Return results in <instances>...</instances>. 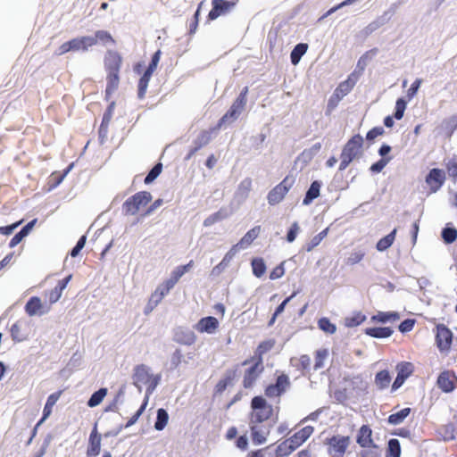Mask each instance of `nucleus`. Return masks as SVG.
I'll list each match as a JSON object with an SVG mask.
<instances>
[{
    "instance_id": "40",
    "label": "nucleus",
    "mask_w": 457,
    "mask_h": 457,
    "mask_svg": "<svg viewBox=\"0 0 457 457\" xmlns=\"http://www.w3.org/2000/svg\"><path fill=\"white\" fill-rule=\"evenodd\" d=\"M411 408L407 407V408L402 409L401 411H399L395 413L390 414L387 419L388 423H390L392 425H398V424L402 423L404 420V419L409 416V414L411 413Z\"/></svg>"
},
{
    "instance_id": "21",
    "label": "nucleus",
    "mask_w": 457,
    "mask_h": 457,
    "mask_svg": "<svg viewBox=\"0 0 457 457\" xmlns=\"http://www.w3.org/2000/svg\"><path fill=\"white\" fill-rule=\"evenodd\" d=\"M71 275H69L62 280H59L57 286L54 288L45 293V297L47 298L49 302L47 305L51 306L61 298L62 291L66 288L68 283L71 279Z\"/></svg>"
},
{
    "instance_id": "7",
    "label": "nucleus",
    "mask_w": 457,
    "mask_h": 457,
    "mask_svg": "<svg viewBox=\"0 0 457 457\" xmlns=\"http://www.w3.org/2000/svg\"><path fill=\"white\" fill-rule=\"evenodd\" d=\"M94 46H96V38L91 36L75 37L62 44L58 49V54L62 55L70 51H87Z\"/></svg>"
},
{
    "instance_id": "36",
    "label": "nucleus",
    "mask_w": 457,
    "mask_h": 457,
    "mask_svg": "<svg viewBox=\"0 0 457 457\" xmlns=\"http://www.w3.org/2000/svg\"><path fill=\"white\" fill-rule=\"evenodd\" d=\"M308 45L304 43L297 44L290 54L291 62L296 65L301 60L302 56L306 53Z\"/></svg>"
},
{
    "instance_id": "18",
    "label": "nucleus",
    "mask_w": 457,
    "mask_h": 457,
    "mask_svg": "<svg viewBox=\"0 0 457 457\" xmlns=\"http://www.w3.org/2000/svg\"><path fill=\"white\" fill-rule=\"evenodd\" d=\"M50 311V305L44 304L37 296H32L25 305V312L29 316L43 315Z\"/></svg>"
},
{
    "instance_id": "27",
    "label": "nucleus",
    "mask_w": 457,
    "mask_h": 457,
    "mask_svg": "<svg viewBox=\"0 0 457 457\" xmlns=\"http://www.w3.org/2000/svg\"><path fill=\"white\" fill-rule=\"evenodd\" d=\"M61 394H62V392L58 391V392H55V393L50 395L47 397V400H46V403L45 404L44 411H43V417L36 425V427L34 428L33 435H35L37 427L40 426L44 422V420L50 416V414L52 413V409H53L54 405L56 403V402L58 401V399L60 398Z\"/></svg>"
},
{
    "instance_id": "8",
    "label": "nucleus",
    "mask_w": 457,
    "mask_h": 457,
    "mask_svg": "<svg viewBox=\"0 0 457 457\" xmlns=\"http://www.w3.org/2000/svg\"><path fill=\"white\" fill-rule=\"evenodd\" d=\"M247 94L248 87H245L233 102L228 111L220 118L217 124V129H220L226 121L229 120H235L238 117L246 104Z\"/></svg>"
},
{
    "instance_id": "52",
    "label": "nucleus",
    "mask_w": 457,
    "mask_h": 457,
    "mask_svg": "<svg viewBox=\"0 0 457 457\" xmlns=\"http://www.w3.org/2000/svg\"><path fill=\"white\" fill-rule=\"evenodd\" d=\"M445 168L448 175L453 179H457V155H453L447 161V162L445 163Z\"/></svg>"
},
{
    "instance_id": "50",
    "label": "nucleus",
    "mask_w": 457,
    "mask_h": 457,
    "mask_svg": "<svg viewBox=\"0 0 457 457\" xmlns=\"http://www.w3.org/2000/svg\"><path fill=\"white\" fill-rule=\"evenodd\" d=\"M93 38H96V45L97 42H101L104 45L106 44H115V40L112 37V35L106 30H97L95 33Z\"/></svg>"
},
{
    "instance_id": "30",
    "label": "nucleus",
    "mask_w": 457,
    "mask_h": 457,
    "mask_svg": "<svg viewBox=\"0 0 457 457\" xmlns=\"http://www.w3.org/2000/svg\"><path fill=\"white\" fill-rule=\"evenodd\" d=\"M261 232V226H255L248 230L245 235L240 239V241L234 246H239L240 248H245L249 246L254 239H256Z\"/></svg>"
},
{
    "instance_id": "4",
    "label": "nucleus",
    "mask_w": 457,
    "mask_h": 457,
    "mask_svg": "<svg viewBox=\"0 0 457 457\" xmlns=\"http://www.w3.org/2000/svg\"><path fill=\"white\" fill-rule=\"evenodd\" d=\"M160 381V376H153L149 372V369L147 366L144 364H140L135 367L134 374H133V384L136 387L138 388L139 391L142 390L143 386L146 387V396L145 399L148 400V397Z\"/></svg>"
},
{
    "instance_id": "47",
    "label": "nucleus",
    "mask_w": 457,
    "mask_h": 457,
    "mask_svg": "<svg viewBox=\"0 0 457 457\" xmlns=\"http://www.w3.org/2000/svg\"><path fill=\"white\" fill-rule=\"evenodd\" d=\"M212 130H203L198 137H197V140L195 141V145L196 146L195 147V149L192 151V154L196 152L197 150H199L200 148H202L204 145H206L207 144H209V142L211 141L212 139Z\"/></svg>"
},
{
    "instance_id": "43",
    "label": "nucleus",
    "mask_w": 457,
    "mask_h": 457,
    "mask_svg": "<svg viewBox=\"0 0 457 457\" xmlns=\"http://www.w3.org/2000/svg\"><path fill=\"white\" fill-rule=\"evenodd\" d=\"M169 415L166 410L160 408L157 411V418L154 423V428L156 430H162L168 424Z\"/></svg>"
},
{
    "instance_id": "63",
    "label": "nucleus",
    "mask_w": 457,
    "mask_h": 457,
    "mask_svg": "<svg viewBox=\"0 0 457 457\" xmlns=\"http://www.w3.org/2000/svg\"><path fill=\"white\" fill-rule=\"evenodd\" d=\"M421 83H422V79H417L411 85L410 88L407 90V97H408L409 100L412 99L416 96V94H417V92H418Z\"/></svg>"
},
{
    "instance_id": "20",
    "label": "nucleus",
    "mask_w": 457,
    "mask_h": 457,
    "mask_svg": "<svg viewBox=\"0 0 457 457\" xmlns=\"http://www.w3.org/2000/svg\"><path fill=\"white\" fill-rule=\"evenodd\" d=\"M11 337L15 342H22L28 339L29 325L25 320H17L10 329Z\"/></svg>"
},
{
    "instance_id": "14",
    "label": "nucleus",
    "mask_w": 457,
    "mask_h": 457,
    "mask_svg": "<svg viewBox=\"0 0 457 457\" xmlns=\"http://www.w3.org/2000/svg\"><path fill=\"white\" fill-rule=\"evenodd\" d=\"M249 428L251 431L252 442L255 445H260L267 441L270 433L269 427L263 425L262 422H253L249 420Z\"/></svg>"
},
{
    "instance_id": "17",
    "label": "nucleus",
    "mask_w": 457,
    "mask_h": 457,
    "mask_svg": "<svg viewBox=\"0 0 457 457\" xmlns=\"http://www.w3.org/2000/svg\"><path fill=\"white\" fill-rule=\"evenodd\" d=\"M437 386L445 393H450L457 386V378L450 370H445L437 378Z\"/></svg>"
},
{
    "instance_id": "34",
    "label": "nucleus",
    "mask_w": 457,
    "mask_h": 457,
    "mask_svg": "<svg viewBox=\"0 0 457 457\" xmlns=\"http://www.w3.org/2000/svg\"><path fill=\"white\" fill-rule=\"evenodd\" d=\"M296 449L287 438L278 445L275 450V455L276 457H286L291 454Z\"/></svg>"
},
{
    "instance_id": "25",
    "label": "nucleus",
    "mask_w": 457,
    "mask_h": 457,
    "mask_svg": "<svg viewBox=\"0 0 457 457\" xmlns=\"http://www.w3.org/2000/svg\"><path fill=\"white\" fill-rule=\"evenodd\" d=\"M314 428L312 426H306L300 430L296 431L288 439L295 446V449L300 447L307 439L313 434Z\"/></svg>"
},
{
    "instance_id": "53",
    "label": "nucleus",
    "mask_w": 457,
    "mask_h": 457,
    "mask_svg": "<svg viewBox=\"0 0 457 457\" xmlns=\"http://www.w3.org/2000/svg\"><path fill=\"white\" fill-rule=\"evenodd\" d=\"M442 238L446 244L453 243L457 238V229L455 228H445L442 231Z\"/></svg>"
},
{
    "instance_id": "42",
    "label": "nucleus",
    "mask_w": 457,
    "mask_h": 457,
    "mask_svg": "<svg viewBox=\"0 0 457 457\" xmlns=\"http://www.w3.org/2000/svg\"><path fill=\"white\" fill-rule=\"evenodd\" d=\"M115 102L112 101L104 113L103 120L100 125V132L103 130L106 132L108 126L112 120Z\"/></svg>"
},
{
    "instance_id": "59",
    "label": "nucleus",
    "mask_w": 457,
    "mask_h": 457,
    "mask_svg": "<svg viewBox=\"0 0 457 457\" xmlns=\"http://www.w3.org/2000/svg\"><path fill=\"white\" fill-rule=\"evenodd\" d=\"M252 188V179L250 178H245L243 179L238 185V193L241 195H247Z\"/></svg>"
},
{
    "instance_id": "6",
    "label": "nucleus",
    "mask_w": 457,
    "mask_h": 457,
    "mask_svg": "<svg viewBox=\"0 0 457 457\" xmlns=\"http://www.w3.org/2000/svg\"><path fill=\"white\" fill-rule=\"evenodd\" d=\"M351 444L349 436L334 435L325 440L327 453L330 457H344Z\"/></svg>"
},
{
    "instance_id": "45",
    "label": "nucleus",
    "mask_w": 457,
    "mask_h": 457,
    "mask_svg": "<svg viewBox=\"0 0 457 457\" xmlns=\"http://www.w3.org/2000/svg\"><path fill=\"white\" fill-rule=\"evenodd\" d=\"M107 395V389L106 388H100L99 390L96 391L91 397L89 398L87 402V405L89 407H96L98 404L102 403L105 395Z\"/></svg>"
},
{
    "instance_id": "41",
    "label": "nucleus",
    "mask_w": 457,
    "mask_h": 457,
    "mask_svg": "<svg viewBox=\"0 0 457 457\" xmlns=\"http://www.w3.org/2000/svg\"><path fill=\"white\" fill-rule=\"evenodd\" d=\"M395 370L399 376L407 379L413 373L414 366L411 362L402 361L396 365Z\"/></svg>"
},
{
    "instance_id": "49",
    "label": "nucleus",
    "mask_w": 457,
    "mask_h": 457,
    "mask_svg": "<svg viewBox=\"0 0 457 457\" xmlns=\"http://www.w3.org/2000/svg\"><path fill=\"white\" fill-rule=\"evenodd\" d=\"M177 342L182 345H191L195 342L196 337L193 331L187 330L178 334Z\"/></svg>"
},
{
    "instance_id": "44",
    "label": "nucleus",
    "mask_w": 457,
    "mask_h": 457,
    "mask_svg": "<svg viewBox=\"0 0 457 457\" xmlns=\"http://www.w3.org/2000/svg\"><path fill=\"white\" fill-rule=\"evenodd\" d=\"M253 273L255 277L261 278L266 271V264L262 258H254L251 262Z\"/></svg>"
},
{
    "instance_id": "58",
    "label": "nucleus",
    "mask_w": 457,
    "mask_h": 457,
    "mask_svg": "<svg viewBox=\"0 0 457 457\" xmlns=\"http://www.w3.org/2000/svg\"><path fill=\"white\" fill-rule=\"evenodd\" d=\"M406 109V101L403 98H399L395 103V110L394 117L396 120H401L403 117L404 111Z\"/></svg>"
},
{
    "instance_id": "23",
    "label": "nucleus",
    "mask_w": 457,
    "mask_h": 457,
    "mask_svg": "<svg viewBox=\"0 0 457 457\" xmlns=\"http://www.w3.org/2000/svg\"><path fill=\"white\" fill-rule=\"evenodd\" d=\"M199 333H214L219 328V321L215 317L208 316L202 318L195 326Z\"/></svg>"
},
{
    "instance_id": "31",
    "label": "nucleus",
    "mask_w": 457,
    "mask_h": 457,
    "mask_svg": "<svg viewBox=\"0 0 457 457\" xmlns=\"http://www.w3.org/2000/svg\"><path fill=\"white\" fill-rule=\"evenodd\" d=\"M393 329L388 327L384 328H367L364 330V333L367 336H370L371 337L375 338H386L392 336Z\"/></svg>"
},
{
    "instance_id": "26",
    "label": "nucleus",
    "mask_w": 457,
    "mask_h": 457,
    "mask_svg": "<svg viewBox=\"0 0 457 457\" xmlns=\"http://www.w3.org/2000/svg\"><path fill=\"white\" fill-rule=\"evenodd\" d=\"M273 347V343L270 341H263L259 344L257 346L254 355L249 359L245 360L242 362L243 366L249 365L252 361H259L261 364H263L262 356L264 353H266L268 351H270Z\"/></svg>"
},
{
    "instance_id": "62",
    "label": "nucleus",
    "mask_w": 457,
    "mask_h": 457,
    "mask_svg": "<svg viewBox=\"0 0 457 457\" xmlns=\"http://www.w3.org/2000/svg\"><path fill=\"white\" fill-rule=\"evenodd\" d=\"M390 160H391L390 157L382 158L379 161H378L377 162L373 163L370 166V170L372 172L378 173V172H380L386 167V165L389 162Z\"/></svg>"
},
{
    "instance_id": "10",
    "label": "nucleus",
    "mask_w": 457,
    "mask_h": 457,
    "mask_svg": "<svg viewBox=\"0 0 457 457\" xmlns=\"http://www.w3.org/2000/svg\"><path fill=\"white\" fill-rule=\"evenodd\" d=\"M294 179L287 176L279 184L275 186L268 194L267 199L270 205L280 203L292 187Z\"/></svg>"
},
{
    "instance_id": "29",
    "label": "nucleus",
    "mask_w": 457,
    "mask_h": 457,
    "mask_svg": "<svg viewBox=\"0 0 457 457\" xmlns=\"http://www.w3.org/2000/svg\"><path fill=\"white\" fill-rule=\"evenodd\" d=\"M106 82L105 99L109 100L119 87L120 73H106Z\"/></svg>"
},
{
    "instance_id": "38",
    "label": "nucleus",
    "mask_w": 457,
    "mask_h": 457,
    "mask_svg": "<svg viewBox=\"0 0 457 457\" xmlns=\"http://www.w3.org/2000/svg\"><path fill=\"white\" fill-rule=\"evenodd\" d=\"M153 71L145 70L142 77L139 79L138 81V97L144 98L145 95L146 93V89L148 87L149 80L153 75Z\"/></svg>"
},
{
    "instance_id": "48",
    "label": "nucleus",
    "mask_w": 457,
    "mask_h": 457,
    "mask_svg": "<svg viewBox=\"0 0 457 457\" xmlns=\"http://www.w3.org/2000/svg\"><path fill=\"white\" fill-rule=\"evenodd\" d=\"M318 327L320 329H321L322 331H324L325 333L327 334H334L336 333L337 331V327L335 324H333L329 319L326 318V317H323V318H320L319 320H318Z\"/></svg>"
},
{
    "instance_id": "32",
    "label": "nucleus",
    "mask_w": 457,
    "mask_h": 457,
    "mask_svg": "<svg viewBox=\"0 0 457 457\" xmlns=\"http://www.w3.org/2000/svg\"><path fill=\"white\" fill-rule=\"evenodd\" d=\"M366 320V315L361 312H354L350 316H347L344 320V324L346 328H354Z\"/></svg>"
},
{
    "instance_id": "46",
    "label": "nucleus",
    "mask_w": 457,
    "mask_h": 457,
    "mask_svg": "<svg viewBox=\"0 0 457 457\" xmlns=\"http://www.w3.org/2000/svg\"><path fill=\"white\" fill-rule=\"evenodd\" d=\"M328 356V351L327 349H320L315 352V362L313 366L314 370H320L324 367V361Z\"/></svg>"
},
{
    "instance_id": "3",
    "label": "nucleus",
    "mask_w": 457,
    "mask_h": 457,
    "mask_svg": "<svg viewBox=\"0 0 457 457\" xmlns=\"http://www.w3.org/2000/svg\"><path fill=\"white\" fill-rule=\"evenodd\" d=\"M363 137L360 134L353 135L344 145L340 154L339 170H345L349 164L362 153Z\"/></svg>"
},
{
    "instance_id": "11",
    "label": "nucleus",
    "mask_w": 457,
    "mask_h": 457,
    "mask_svg": "<svg viewBox=\"0 0 457 457\" xmlns=\"http://www.w3.org/2000/svg\"><path fill=\"white\" fill-rule=\"evenodd\" d=\"M290 386V380L287 375L281 374L277 377L274 384H270L264 389V394L268 398H280Z\"/></svg>"
},
{
    "instance_id": "24",
    "label": "nucleus",
    "mask_w": 457,
    "mask_h": 457,
    "mask_svg": "<svg viewBox=\"0 0 457 457\" xmlns=\"http://www.w3.org/2000/svg\"><path fill=\"white\" fill-rule=\"evenodd\" d=\"M357 444L362 448H370L374 446L372 439V430L368 425H362L356 436Z\"/></svg>"
},
{
    "instance_id": "54",
    "label": "nucleus",
    "mask_w": 457,
    "mask_h": 457,
    "mask_svg": "<svg viewBox=\"0 0 457 457\" xmlns=\"http://www.w3.org/2000/svg\"><path fill=\"white\" fill-rule=\"evenodd\" d=\"M311 358L307 354H303L298 359V363L295 365L297 370H302L303 373L311 370Z\"/></svg>"
},
{
    "instance_id": "16",
    "label": "nucleus",
    "mask_w": 457,
    "mask_h": 457,
    "mask_svg": "<svg viewBox=\"0 0 457 457\" xmlns=\"http://www.w3.org/2000/svg\"><path fill=\"white\" fill-rule=\"evenodd\" d=\"M104 64L106 73H120L122 57L114 50H108L104 59Z\"/></svg>"
},
{
    "instance_id": "35",
    "label": "nucleus",
    "mask_w": 457,
    "mask_h": 457,
    "mask_svg": "<svg viewBox=\"0 0 457 457\" xmlns=\"http://www.w3.org/2000/svg\"><path fill=\"white\" fill-rule=\"evenodd\" d=\"M320 190V183L317 180L313 181L311 184L308 191L306 192V195L303 198V204L307 205L310 203H312L314 199L319 197Z\"/></svg>"
},
{
    "instance_id": "2",
    "label": "nucleus",
    "mask_w": 457,
    "mask_h": 457,
    "mask_svg": "<svg viewBox=\"0 0 457 457\" xmlns=\"http://www.w3.org/2000/svg\"><path fill=\"white\" fill-rule=\"evenodd\" d=\"M250 407L251 411L249 413V420L253 422L264 423L270 420L274 415L277 416L278 412V408H274L262 395L253 397Z\"/></svg>"
},
{
    "instance_id": "55",
    "label": "nucleus",
    "mask_w": 457,
    "mask_h": 457,
    "mask_svg": "<svg viewBox=\"0 0 457 457\" xmlns=\"http://www.w3.org/2000/svg\"><path fill=\"white\" fill-rule=\"evenodd\" d=\"M184 355L180 349H176L170 357V369L176 370L183 361Z\"/></svg>"
},
{
    "instance_id": "19",
    "label": "nucleus",
    "mask_w": 457,
    "mask_h": 457,
    "mask_svg": "<svg viewBox=\"0 0 457 457\" xmlns=\"http://www.w3.org/2000/svg\"><path fill=\"white\" fill-rule=\"evenodd\" d=\"M445 174L443 170L431 169L426 177V183L429 186L432 192H436L445 183Z\"/></svg>"
},
{
    "instance_id": "64",
    "label": "nucleus",
    "mask_w": 457,
    "mask_h": 457,
    "mask_svg": "<svg viewBox=\"0 0 457 457\" xmlns=\"http://www.w3.org/2000/svg\"><path fill=\"white\" fill-rule=\"evenodd\" d=\"M414 325H415L414 320L406 319L400 323L398 328L402 333H406V332H410L411 330H412Z\"/></svg>"
},
{
    "instance_id": "1",
    "label": "nucleus",
    "mask_w": 457,
    "mask_h": 457,
    "mask_svg": "<svg viewBox=\"0 0 457 457\" xmlns=\"http://www.w3.org/2000/svg\"><path fill=\"white\" fill-rule=\"evenodd\" d=\"M194 266V261H190L186 265L178 266L170 275V278L159 285L154 292L151 295L149 304L156 306L162 298L169 294L170 289L179 282L180 278Z\"/></svg>"
},
{
    "instance_id": "12",
    "label": "nucleus",
    "mask_w": 457,
    "mask_h": 457,
    "mask_svg": "<svg viewBox=\"0 0 457 457\" xmlns=\"http://www.w3.org/2000/svg\"><path fill=\"white\" fill-rule=\"evenodd\" d=\"M250 364L243 374L242 386L245 389L253 388L264 370L263 364H261L260 361H252Z\"/></svg>"
},
{
    "instance_id": "61",
    "label": "nucleus",
    "mask_w": 457,
    "mask_h": 457,
    "mask_svg": "<svg viewBox=\"0 0 457 457\" xmlns=\"http://www.w3.org/2000/svg\"><path fill=\"white\" fill-rule=\"evenodd\" d=\"M385 133L383 127H374L366 134V139L369 142H372L375 138L379 136H382Z\"/></svg>"
},
{
    "instance_id": "15",
    "label": "nucleus",
    "mask_w": 457,
    "mask_h": 457,
    "mask_svg": "<svg viewBox=\"0 0 457 457\" xmlns=\"http://www.w3.org/2000/svg\"><path fill=\"white\" fill-rule=\"evenodd\" d=\"M357 76L352 73L348 76L347 79L341 82L335 89L333 96L329 100V104L335 102L338 103L345 96L351 92L357 81Z\"/></svg>"
},
{
    "instance_id": "22",
    "label": "nucleus",
    "mask_w": 457,
    "mask_h": 457,
    "mask_svg": "<svg viewBox=\"0 0 457 457\" xmlns=\"http://www.w3.org/2000/svg\"><path fill=\"white\" fill-rule=\"evenodd\" d=\"M101 451V435L98 434L96 424L93 428L89 439L88 446L87 449V457H96L100 453Z\"/></svg>"
},
{
    "instance_id": "5",
    "label": "nucleus",
    "mask_w": 457,
    "mask_h": 457,
    "mask_svg": "<svg viewBox=\"0 0 457 457\" xmlns=\"http://www.w3.org/2000/svg\"><path fill=\"white\" fill-rule=\"evenodd\" d=\"M152 201V195L147 191H140L129 197L122 204L125 215H135Z\"/></svg>"
},
{
    "instance_id": "56",
    "label": "nucleus",
    "mask_w": 457,
    "mask_h": 457,
    "mask_svg": "<svg viewBox=\"0 0 457 457\" xmlns=\"http://www.w3.org/2000/svg\"><path fill=\"white\" fill-rule=\"evenodd\" d=\"M162 163H157L156 165H154L152 170L148 172V174L146 175L145 179V184H150L151 182H153L162 172Z\"/></svg>"
},
{
    "instance_id": "28",
    "label": "nucleus",
    "mask_w": 457,
    "mask_h": 457,
    "mask_svg": "<svg viewBox=\"0 0 457 457\" xmlns=\"http://www.w3.org/2000/svg\"><path fill=\"white\" fill-rule=\"evenodd\" d=\"M400 320V314L397 312H378L371 316L370 320L374 323L395 322Z\"/></svg>"
},
{
    "instance_id": "13",
    "label": "nucleus",
    "mask_w": 457,
    "mask_h": 457,
    "mask_svg": "<svg viewBox=\"0 0 457 457\" xmlns=\"http://www.w3.org/2000/svg\"><path fill=\"white\" fill-rule=\"evenodd\" d=\"M436 344L441 353H447L451 349L453 334L445 324L436 327Z\"/></svg>"
},
{
    "instance_id": "57",
    "label": "nucleus",
    "mask_w": 457,
    "mask_h": 457,
    "mask_svg": "<svg viewBox=\"0 0 457 457\" xmlns=\"http://www.w3.org/2000/svg\"><path fill=\"white\" fill-rule=\"evenodd\" d=\"M457 437V428L453 423H449L444 427L445 440H454Z\"/></svg>"
},
{
    "instance_id": "39",
    "label": "nucleus",
    "mask_w": 457,
    "mask_h": 457,
    "mask_svg": "<svg viewBox=\"0 0 457 457\" xmlns=\"http://www.w3.org/2000/svg\"><path fill=\"white\" fill-rule=\"evenodd\" d=\"M228 212L225 209H220L218 212L211 214L204 220V227H210L213 224L226 219L228 217Z\"/></svg>"
},
{
    "instance_id": "37",
    "label": "nucleus",
    "mask_w": 457,
    "mask_h": 457,
    "mask_svg": "<svg viewBox=\"0 0 457 457\" xmlns=\"http://www.w3.org/2000/svg\"><path fill=\"white\" fill-rule=\"evenodd\" d=\"M396 231L397 229L394 228L388 235L379 239L377 243V249L382 252L389 248L395 239Z\"/></svg>"
},
{
    "instance_id": "51",
    "label": "nucleus",
    "mask_w": 457,
    "mask_h": 457,
    "mask_svg": "<svg viewBox=\"0 0 457 457\" xmlns=\"http://www.w3.org/2000/svg\"><path fill=\"white\" fill-rule=\"evenodd\" d=\"M401 455V445L398 439H390L388 442L387 454L386 457H400Z\"/></svg>"
},
{
    "instance_id": "9",
    "label": "nucleus",
    "mask_w": 457,
    "mask_h": 457,
    "mask_svg": "<svg viewBox=\"0 0 457 457\" xmlns=\"http://www.w3.org/2000/svg\"><path fill=\"white\" fill-rule=\"evenodd\" d=\"M238 2V0H212V9L207 15V21L228 15L236 8Z\"/></svg>"
},
{
    "instance_id": "60",
    "label": "nucleus",
    "mask_w": 457,
    "mask_h": 457,
    "mask_svg": "<svg viewBox=\"0 0 457 457\" xmlns=\"http://www.w3.org/2000/svg\"><path fill=\"white\" fill-rule=\"evenodd\" d=\"M147 402L148 400L147 399H145V402L143 403V404L140 406V408L137 411V412L131 417L129 418V420H128L127 424H126V428H129L130 426H132L133 424H135L137 420L139 419V417L142 415V413L144 412L145 407H146V404H147Z\"/></svg>"
},
{
    "instance_id": "33",
    "label": "nucleus",
    "mask_w": 457,
    "mask_h": 457,
    "mask_svg": "<svg viewBox=\"0 0 457 457\" xmlns=\"http://www.w3.org/2000/svg\"><path fill=\"white\" fill-rule=\"evenodd\" d=\"M391 382V376L389 371L383 370L378 371L375 376V384L380 390L386 389L389 386Z\"/></svg>"
}]
</instances>
